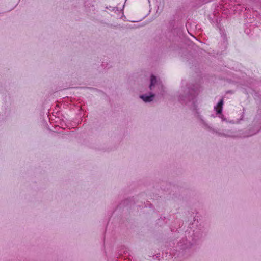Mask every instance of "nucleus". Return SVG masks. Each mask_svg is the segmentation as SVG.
Segmentation results:
<instances>
[{
	"mask_svg": "<svg viewBox=\"0 0 261 261\" xmlns=\"http://www.w3.org/2000/svg\"><path fill=\"white\" fill-rule=\"evenodd\" d=\"M154 96V94H151L150 96L142 95H141L140 97L145 102H150L152 100Z\"/></svg>",
	"mask_w": 261,
	"mask_h": 261,
	"instance_id": "obj_1",
	"label": "nucleus"
},
{
	"mask_svg": "<svg viewBox=\"0 0 261 261\" xmlns=\"http://www.w3.org/2000/svg\"><path fill=\"white\" fill-rule=\"evenodd\" d=\"M223 105V100L221 99L217 104V106L215 108L218 114H221L222 111V106Z\"/></svg>",
	"mask_w": 261,
	"mask_h": 261,
	"instance_id": "obj_2",
	"label": "nucleus"
},
{
	"mask_svg": "<svg viewBox=\"0 0 261 261\" xmlns=\"http://www.w3.org/2000/svg\"><path fill=\"white\" fill-rule=\"evenodd\" d=\"M156 82V77L154 75H151V79H150V88L151 89V87L152 86L154 85V84Z\"/></svg>",
	"mask_w": 261,
	"mask_h": 261,
	"instance_id": "obj_3",
	"label": "nucleus"
}]
</instances>
